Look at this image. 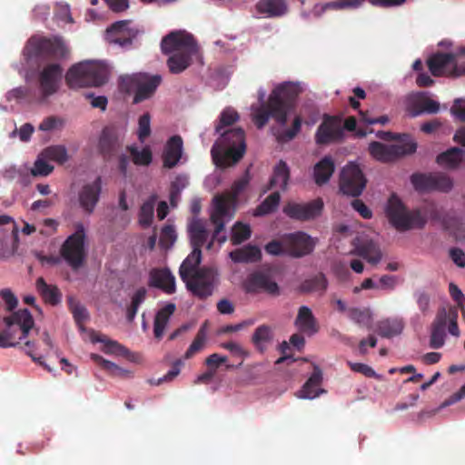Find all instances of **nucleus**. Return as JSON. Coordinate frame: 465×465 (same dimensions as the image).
I'll return each instance as SVG.
<instances>
[{
    "label": "nucleus",
    "instance_id": "0eeeda50",
    "mask_svg": "<svg viewBox=\"0 0 465 465\" xmlns=\"http://www.w3.org/2000/svg\"><path fill=\"white\" fill-rule=\"evenodd\" d=\"M74 228V232L69 235L62 244L60 253L72 269L77 270L85 260L86 233L81 223H75Z\"/></svg>",
    "mask_w": 465,
    "mask_h": 465
},
{
    "label": "nucleus",
    "instance_id": "9b49d317",
    "mask_svg": "<svg viewBox=\"0 0 465 465\" xmlns=\"http://www.w3.org/2000/svg\"><path fill=\"white\" fill-rule=\"evenodd\" d=\"M367 180L360 166L354 163L346 164L340 176V190L343 194L358 197L366 187Z\"/></svg>",
    "mask_w": 465,
    "mask_h": 465
},
{
    "label": "nucleus",
    "instance_id": "c03bdc74",
    "mask_svg": "<svg viewBox=\"0 0 465 465\" xmlns=\"http://www.w3.org/2000/svg\"><path fill=\"white\" fill-rule=\"evenodd\" d=\"M42 155L47 158L48 161L55 162L59 164H64L69 160L67 149L64 145L57 144L51 145L42 151Z\"/></svg>",
    "mask_w": 465,
    "mask_h": 465
},
{
    "label": "nucleus",
    "instance_id": "423d86ee",
    "mask_svg": "<svg viewBox=\"0 0 465 465\" xmlns=\"http://www.w3.org/2000/svg\"><path fill=\"white\" fill-rule=\"evenodd\" d=\"M4 321L7 328L0 331L1 348L15 347L19 344L15 337L16 331H20L18 340L22 341L28 336L30 330L35 325L33 316L27 309L19 310L5 317Z\"/></svg>",
    "mask_w": 465,
    "mask_h": 465
},
{
    "label": "nucleus",
    "instance_id": "6e6552de",
    "mask_svg": "<svg viewBox=\"0 0 465 465\" xmlns=\"http://www.w3.org/2000/svg\"><path fill=\"white\" fill-rule=\"evenodd\" d=\"M400 141L394 144H384L380 142H371L369 145L371 155L378 161L388 163L398 157L411 154L417 149V143L408 134L399 135Z\"/></svg>",
    "mask_w": 465,
    "mask_h": 465
},
{
    "label": "nucleus",
    "instance_id": "473e14b6",
    "mask_svg": "<svg viewBox=\"0 0 465 465\" xmlns=\"http://www.w3.org/2000/svg\"><path fill=\"white\" fill-rule=\"evenodd\" d=\"M290 179V169L287 163L281 160L273 168L272 175L263 193L272 189L275 186H280L282 190H286Z\"/></svg>",
    "mask_w": 465,
    "mask_h": 465
},
{
    "label": "nucleus",
    "instance_id": "9d476101",
    "mask_svg": "<svg viewBox=\"0 0 465 465\" xmlns=\"http://www.w3.org/2000/svg\"><path fill=\"white\" fill-rule=\"evenodd\" d=\"M411 183L419 193L431 191L448 193L453 187L452 180L443 173H415L411 176Z\"/></svg>",
    "mask_w": 465,
    "mask_h": 465
},
{
    "label": "nucleus",
    "instance_id": "3c124183",
    "mask_svg": "<svg viewBox=\"0 0 465 465\" xmlns=\"http://www.w3.org/2000/svg\"><path fill=\"white\" fill-rule=\"evenodd\" d=\"M302 127L301 116H296L293 119L292 127L282 131H277L275 133L276 139L279 143H287L292 141L300 133Z\"/></svg>",
    "mask_w": 465,
    "mask_h": 465
},
{
    "label": "nucleus",
    "instance_id": "20e7f679",
    "mask_svg": "<svg viewBox=\"0 0 465 465\" xmlns=\"http://www.w3.org/2000/svg\"><path fill=\"white\" fill-rule=\"evenodd\" d=\"M110 70L103 62L85 61L76 64L69 68L65 81L70 88H82L87 86L99 87L104 85L109 78Z\"/></svg>",
    "mask_w": 465,
    "mask_h": 465
},
{
    "label": "nucleus",
    "instance_id": "13d9d810",
    "mask_svg": "<svg viewBox=\"0 0 465 465\" xmlns=\"http://www.w3.org/2000/svg\"><path fill=\"white\" fill-rule=\"evenodd\" d=\"M96 341L101 342L104 345V352L106 353H116V354H125L127 349L120 344L116 341L110 340L105 335H100L96 338Z\"/></svg>",
    "mask_w": 465,
    "mask_h": 465
},
{
    "label": "nucleus",
    "instance_id": "7ed1b4c3",
    "mask_svg": "<svg viewBox=\"0 0 465 465\" xmlns=\"http://www.w3.org/2000/svg\"><path fill=\"white\" fill-rule=\"evenodd\" d=\"M162 52L173 54L167 60L169 70L173 74H180L192 63L197 55L199 48L193 36L183 31L171 32L161 42Z\"/></svg>",
    "mask_w": 465,
    "mask_h": 465
},
{
    "label": "nucleus",
    "instance_id": "6e6d98bb",
    "mask_svg": "<svg viewBox=\"0 0 465 465\" xmlns=\"http://www.w3.org/2000/svg\"><path fill=\"white\" fill-rule=\"evenodd\" d=\"M239 114L232 108H225L220 115L219 123L215 126V132L221 133L224 127L231 126L239 120Z\"/></svg>",
    "mask_w": 465,
    "mask_h": 465
},
{
    "label": "nucleus",
    "instance_id": "4c0bfd02",
    "mask_svg": "<svg viewBox=\"0 0 465 465\" xmlns=\"http://www.w3.org/2000/svg\"><path fill=\"white\" fill-rule=\"evenodd\" d=\"M230 257L234 262H253L261 259V250L257 246L246 245L230 252Z\"/></svg>",
    "mask_w": 465,
    "mask_h": 465
},
{
    "label": "nucleus",
    "instance_id": "7c9ffc66",
    "mask_svg": "<svg viewBox=\"0 0 465 465\" xmlns=\"http://www.w3.org/2000/svg\"><path fill=\"white\" fill-rule=\"evenodd\" d=\"M37 50L40 53L55 56L65 57L68 54V49L62 39L54 38H41L37 42Z\"/></svg>",
    "mask_w": 465,
    "mask_h": 465
},
{
    "label": "nucleus",
    "instance_id": "bb28decb",
    "mask_svg": "<svg viewBox=\"0 0 465 465\" xmlns=\"http://www.w3.org/2000/svg\"><path fill=\"white\" fill-rule=\"evenodd\" d=\"M294 323L301 332L305 333L308 336L314 335L320 330L318 322L312 310L304 305L299 308Z\"/></svg>",
    "mask_w": 465,
    "mask_h": 465
},
{
    "label": "nucleus",
    "instance_id": "bf43d9fd",
    "mask_svg": "<svg viewBox=\"0 0 465 465\" xmlns=\"http://www.w3.org/2000/svg\"><path fill=\"white\" fill-rule=\"evenodd\" d=\"M206 339V333L204 331V326H203L197 332L196 337L194 338L192 344L187 349L184 357L185 359L192 358L195 353L200 351L204 344Z\"/></svg>",
    "mask_w": 465,
    "mask_h": 465
},
{
    "label": "nucleus",
    "instance_id": "5701e85b",
    "mask_svg": "<svg viewBox=\"0 0 465 465\" xmlns=\"http://www.w3.org/2000/svg\"><path fill=\"white\" fill-rule=\"evenodd\" d=\"M455 60V54L436 53L429 57L427 65L433 76H450V70Z\"/></svg>",
    "mask_w": 465,
    "mask_h": 465
},
{
    "label": "nucleus",
    "instance_id": "f3484780",
    "mask_svg": "<svg viewBox=\"0 0 465 465\" xmlns=\"http://www.w3.org/2000/svg\"><path fill=\"white\" fill-rule=\"evenodd\" d=\"M63 68L58 64L45 65L39 74V86L41 99L45 100L58 91L62 79Z\"/></svg>",
    "mask_w": 465,
    "mask_h": 465
},
{
    "label": "nucleus",
    "instance_id": "ea45409f",
    "mask_svg": "<svg viewBox=\"0 0 465 465\" xmlns=\"http://www.w3.org/2000/svg\"><path fill=\"white\" fill-rule=\"evenodd\" d=\"M464 152L459 147H452L437 156V163L444 167L455 168L462 161Z\"/></svg>",
    "mask_w": 465,
    "mask_h": 465
},
{
    "label": "nucleus",
    "instance_id": "09e8293b",
    "mask_svg": "<svg viewBox=\"0 0 465 465\" xmlns=\"http://www.w3.org/2000/svg\"><path fill=\"white\" fill-rule=\"evenodd\" d=\"M349 318L356 324L371 329V312L369 309L350 308L348 310Z\"/></svg>",
    "mask_w": 465,
    "mask_h": 465
},
{
    "label": "nucleus",
    "instance_id": "69168bd1",
    "mask_svg": "<svg viewBox=\"0 0 465 465\" xmlns=\"http://www.w3.org/2000/svg\"><path fill=\"white\" fill-rule=\"evenodd\" d=\"M449 292L452 300L457 303V307L460 310H464L465 306V295L461 290L453 282L449 284Z\"/></svg>",
    "mask_w": 465,
    "mask_h": 465
},
{
    "label": "nucleus",
    "instance_id": "8fccbe9b",
    "mask_svg": "<svg viewBox=\"0 0 465 465\" xmlns=\"http://www.w3.org/2000/svg\"><path fill=\"white\" fill-rule=\"evenodd\" d=\"M92 359L104 371H106L110 375L114 377H128L130 372L126 370H124L114 364V362L104 359L102 356L97 354H93Z\"/></svg>",
    "mask_w": 465,
    "mask_h": 465
},
{
    "label": "nucleus",
    "instance_id": "2eb2a0df",
    "mask_svg": "<svg viewBox=\"0 0 465 465\" xmlns=\"http://www.w3.org/2000/svg\"><path fill=\"white\" fill-rule=\"evenodd\" d=\"M229 198L224 195H217L213 198V210L210 219L215 229L211 242L207 244V249L212 248L213 241L223 243L227 239L225 235L220 237V233L223 231L225 219L229 215Z\"/></svg>",
    "mask_w": 465,
    "mask_h": 465
},
{
    "label": "nucleus",
    "instance_id": "f257e3e1",
    "mask_svg": "<svg viewBox=\"0 0 465 465\" xmlns=\"http://www.w3.org/2000/svg\"><path fill=\"white\" fill-rule=\"evenodd\" d=\"M302 92L299 84L283 83L275 87L269 95L268 101L262 104L253 114V122L257 128L262 129L272 118L280 126L287 123L289 112Z\"/></svg>",
    "mask_w": 465,
    "mask_h": 465
},
{
    "label": "nucleus",
    "instance_id": "864d4df0",
    "mask_svg": "<svg viewBox=\"0 0 465 465\" xmlns=\"http://www.w3.org/2000/svg\"><path fill=\"white\" fill-rule=\"evenodd\" d=\"M47 158L42 155V152L35 161L34 166L31 168V174L35 177H45L48 176L54 171V166L47 163Z\"/></svg>",
    "mask_w": 465,
    "mask_h": 465
},
{
    "label": "nucleus",
    "instance_id": "f8f14e48",
    "mask_svg": "<svg viewBox=\"0 0 465 465\" xmlns=\"http://www.w3.org/2000/svg\"><path fill=\"white\" fill-rule=\"evenodd\" d=\"M229 135H236L238 141L242 142V134L241 132H235L234 134H226L224 139L228 140ZM246 152V143H242L238 148L232 147H221L218 144H214L211 150L212 157L219 168H228L236 164L243 157Z\"/></svg>",
    "mask_w": 465,
    "mask_h": 465
},
{
    "label": "nucleus",
    "instance_id": "c85d7f7f",
    "mask_svg": "<svg viewBox=\"0 0 465 465\" xmlns=\"http://www.w3.org/2000/svg\"><path fill=\"white\" fill-rule=\"evenodd\" d=\"M335 171L334 161L331 156L326 155L320 160L313 168V178L317 185L327 183Z\"/></svg>",
    "mask_w": 465,
    "mask_h": 465
},
{
    "label": "nucleus",
    "instance_id": "603ef678",
    "mask_svg": "<svg viewBox=\"0 0 465 465\" xmlns=\"http://www.w3.org/2000/svg\"><path fill=\"white\" fill-rule=\"evenodd\" d=\"M235 132H241L242 134V143H245V133L243 131V129L238 127V128H232V129H229V130H226V131H223V132H221V137L219 139V142H218V144H220L221 147H232V148H238L241 146L242 144V142L241 141H238V139L236 138V135H229L228 136V140H225L224 137L226 134H234ZM217 144V143H215Z\"/></svg>",
    "mask_w": 465,
    "mask_h": 465
},
{
    "label": "nucleus",
    "instance_id": "dca6fc26",
    "mask_svg": "<svg viewBox=\"0 0 465 465\" xmlns=\"http://www.w3.org/2000/svg\"><path fill=\"white\" fill-rule=\"evenodd\" d=\"M286 252L292 257H302L310 254L314 247V240L303 232H296L282 235Z\"/></svg>",
    "mask_w": 465,
    "mask_h": 465
},
{
    "label": "nucleus",
    "instance_id": "a18cd8bd",
    "mask_svg": "<svg viewBox=\"0 0 465 465\" xmlns=\"http://www.w3.org/2000/svg\"><path fill=\"white\" fill-rule=\"evenodd\" d=\"M156 200L157 196L152 195L142 204L139 211V223L143 227H148L152 224Z\"/></svg>",
    "mask_w": 465,
    "mask_h": 465
},
{
    "label": "nucleus",
    "instance_id": "e433bc0d",
    "mask_svg": "<svg viewBox=\"0 0 465 465\" xmlns=\"http://www.w3.org/2000/svg\"><path fill=\"white\" fill-rule=\"evenodd\" d=\"M7 100H15L17 102H24L27 104L43 102V99H41V96L36 90L29 86L14 88L8 92Z\"/></svg>",
    "mask_w": 465,
    "mask_h": 465
},
{
    "label": "nucleus",
    "instance_id": "338daca9",
    "mask_svg": "<svg viewBox=\"0 0 465 465\" xmlns=\"http://www.w3.org/2000/svg\"><path fill=\"white\" fill-rule=\"evenodd\" d=\"M266 252L272 254V255H282L286 252V249L283 244L282 238L281 241L272 240L270 242H268L264 247Z\"/></svg>",
    "mask_w": 465,
    "mask_h": 465
},
{
    "label": "nucleus",
    "instance_id": "72a5a7b5",
    "mask_svg": "<svg viewBox=\"0 0 465 465\" xmlns=\"http://www.w3.org/2000/svg\"><path fill=\"white\" fill-rule=\"evenodd\" d=\"M35 286L46 303L55 306L61 302L62 292L56 285L47 284L45 279L40 277L36 280Z\"/></svg>",
    "mask_w": 465,
    "mask_h": 465
},
{
    "label": "nucleus",
    "instance_id": "58836bf2",
    "mask_svg": "<svg viewBox=\"0 0 465 465\" xmlns=\"http://www.w3.org/2000/svg\"><path fill=\"white\" fill-rule=\"evenodd\" d=\"M256 6L260 14L266 15L268 17L280 16L287 8L285 0H260Z\"/></svg>",
    "mask_w": 465,
    "mask_h": 465
},
{
    "label": "nucleus",
    "instance_id": "b1692460",
    "mask_svg": "<svg viewBox=\"0 0 465 465\" xmlns=\"http://www.w3.org/2000/svg\"><path fill=\"white\" fill-rule=\"evenodd\" d=\"M183 142L180 135H173L168 139L163 153V167L173 168L182 158Z\"/></svg>",
    "mask_w": 465,
    "mask_h": 465
},
{
    "label": "nucleus",
    "instance_id": "de8ad7c7",
    "mask_svg": "<svg viewBox=\"0 0 465 465\" xmlns=\"http://www.w3.org/2000/svg\"><path fill=\"white\" fill-rule=\"evenodd\" d=\"M147 290L140 287L131 297V303L126 310V318L128 322H133L135 318L139 306L145 301Z\"/></svg>",
    "mask_w": 465,
    "mask_h": 465
},
{
    "label": "nucleus",
    "instance_id": "1a4fd4ad",
    "mask_svg": "<svg viewBox=\"0 0 465 465\" xmlns=\"http://www.w3.org/2000/svg\"><path fill=\"white\" fill-rule=\"evenodd\" d=\"M160 75L148 76L138 74L132 76L122 77L120 87L123 91L130 93L134 90V104H139L150 98L161 84Z\"/></svg>",
    "mask_w": 465,
    "mask_h": 465
},
{
    "label": "nucleus",
    "instance_id": "412c9836",
    "mask_svg": "<svg viewBox=\"0 0 465 465\" xmlns=\"http://www.w3.org/2000/svg\"><path fill=\"white\" fill-rule=\"evenodd\" d=\"M244 289L248 293L264 291L269 294L278 295L280 292L278 284L262 272H254L249 275L244 282Z\"/></svg>",
    "mask_w": 465,
    "mask_h": 465
},
{
    "label": "nucleus",
    "instance_id": "774afa93",
    "mask_svg": "<svg viewBox=\"0 0 465 465\" xmlns=\"http://www.w3.org/2000/svg\"><path fill=\"white\" fill-rule=\"evenodd\" d=\"M0 297L4 300L7 311H13L18 304V300L10 289L0 290Z\"/></svg>",
    "mask_w": 465,
    "mask_h": 465
},
{
    "label": "nucleus",
    "instance_id": "a878e982",
    "mask_svg": "<svg viewBox=\"0 0 465 465\" xmlns=\"http://www.w3.org/2000/svg\"><path fill=\"white\" fill-rule=\"evenodd\" d=\"M351 252L362 257L372 264H377L381 259L379 247L373 241L369 239H355L354 249Z\"/></svg>",
    "mask_w": 465,
    "mask_h": 465
},
{
    "label": "nucleus",
    "instance_id": "6ab92c4d",
    "mask_svg": "<svg viewBox=\"0 0 465 465\" xmlns=\"http://www.w3.org/2000/svg\"><path fill=\"white\" fill-rule=\"evenodd\" d=\"M343 136V128L341 120L335 116H325L315 134V142L318 144H328L340 140Z\"/></svg>",
    "mask_w": 465,
    "mask_h": 465
},
{
    "label": "nucleus",
    "instance_id": "f03ea898",
    "mask_svg": "<svg viewBox=\"0 0 465 465\" xmlns=\"http://www.w3.org/2000/svg\"><path fill=\"white\" fill-rule=\"evenodd\" d=\"M202 261V250L193 248L191 253L183 260L179 275L186 289L200 300L212 296L218 282L217 273L211 268H198Z\"/></svg>",
    "mask_w": 465,
    "mask_h": 465
},
{
    "label": "nucleus",
    "instance_id": "c9c22d12",
    "mask_svg": "<svg viewBox=\"0 0 465 465\" xmlns=\"http://www.w3.org/2000/svg\"><path fill=\"white\" fill-rule=\"evenodd\" d=\"M404 323L399 318H388L377 322L375 331L382 338H391L402 332Z\"/></svg>",
    "mask_w": 465,
    "mask_h": 465
},
{
    "label": "nucleus",
    "instance_id": "aec40b11",
    "mask_svg": "<svg viewBox=\"0 0 465 465\" xmlns=\"http://www.w3.org/2000/svg\"><path fill=\"white\" fill-rule=\"evenodd\" d=\"M102 192V178L98 176L94 182L84 184L78 193V201L80 207L85 213H94L95 206L100 199Z\"/></svg>",
    "mask_w": 465,
    "mask_h": 465
},
{
    "label": "nucleus",
    "instance_id": "4d7b16f0",
    "mask_svg": "<svg viewBox=\"0 0 465 465\" xmlns=\"http://www.w3.org/2000/svg\"><path fill=\"white\" fill-rule=\"evenodd\" d=\"M132 155L133 162L136 165H149L153 160L152 151L149 147H144L141 151L136 147H128Z\"/></svg>",
    "mask_w": 465,
    "mask_h": 465
},
{
    "label": "nucleus",
    "instance_id": "052dcab7",
    "mask_svg": "<svg viewBox=\"0 0 465 465\" xmlns=\"http://www.w3.org/2000/svg\"><path fill=\"white\" fill-rule=\"evenodd\" d=\"M177 234L173 225L163 227L160 236V244L163 248L169 249L175 242Z\"/></svg>",
    "mask_w": 465,
    "mask_h": 465
},
{
    "label": "nucleus",
    "instance_id": "39448f33",
    "mask_svg": "<svg viewBox=\"0 0 465 465\" xmlns=\"http://www.w3.org/2000/svg\"><path fill=\"white\" fill-rule=\"evenodd\" d=\"M386 213L391 225L401 232L414 228L421 229L427 223L426 217L420 210L409 211L394 193L389 198Z\"/></svg>",
    "mask_w": 465,
    "mask_h": 465
},
{
    "label": "nucleus",
    "instance_id": "f704fd0d",
    "mask_svg": "<svg viewBox=\"0 0 465 465\" xmlns=\"http://www.w3.org/2000/svg\"><path fill=\"white\" fill-rule=\"evenodd\" d=\"M175 309V304L169 302L156 312L153 322V334L156 339L159 340L163 337L165 327Z\"/></svg>",
    "mask_w": 465,
    "mask_h": 465
},
{
    "label": "nucleus",
    "instance_id": "49530a36",
    "mask_svg": "<svg viewBox=\"0 0 465 465\" xmlns=\"http://www.w3.org/2000/svg\"><path fill=\"white\" fill-rule=\"evenodd\" d=\"M328 282L324 274L319 273L314 277L305 280L301 285V291L303 292H324L327 289Z\"/></svg>",
    "mask_w": 465,
    "mask_h": 465
},
{
    "label": "nucleus",
    "instance_id": "a19ab883",
    "mask_svg": "<svg viewBox=\"0 0 465 465\" xmlns=\"http://www.w3.org/2000/svg\"><path fill=\"white\" fill-rule=\"evenodd\" d=\"M67 303L76 325L81 331H84V324L89 319L86 308L73 296L67 298Z\"/></svg>",
    "mask_w": 465,
    "mask_h": 465
},
{
    "label": "nucleus",
    "instance_id": "ddd939ff",
    "mask_svg": "<svg viewBox=\"0 0 465 465\" xmlns=\"http://www.w3.org/2000/svg\"><path fill=\"white\" fill-rule=\"evenodd\" d=\"M323 201L321 198L308 203L289 202L283 207V213L291 219L305 222L319 217L323 209Z\"/></svg>",
    "mask_w": 465,
    "mask_h": 465
},
{
    "label": "nucleus",
    "instance_id": "5fc2aeb1",
    "mask_svg": "<svg viewBox=\"0 0 465 465\" xmlns=\"http://www.w3.org/2000/svg\"><path fill=\"white\" fill-rule=\"evenodd\" d=\"M251 228L249 225L237 222L232 230L231 242L233 245H238L251 237Z\"/></svg>",
    "mask_w": 465,
    "mask_h": 465
},
{
    "label": "nucleus",
    "instance_id": "680f3d73",
    "mask_svg": "<svg viewBox=\"0 0 465 465\" xmlns=\"http://www.w3.org/2000/svg\"><path fill=\"white\" fill-rule=\"evenodd\" d=\"M151 134V117L148 113L143 114L138 120L137 135L141 143Z\"/></svg>",
    "mask_w": 465,
    "mask_h": 465
},
{
    "label": "nucleus",
    "instance_id": "c756f323",
    "mask_svg": "<svg viewBox=\"0 0 465 465\" xmlns=\"http://www.w3.org/2000/svg\"><path fill=\"white\" fill-rule=\"evenodd\" d=\"M188 232L193 248L202 249L209 237L204 223L197 218H193L189 223Z\"/></svg>",
    "mask_w": 465,
    "mask_h": 465
},
{
    "label": "nucleus",
    "instance_id": "2f4dec72",
    "mask_svg": "<svg viewBox=\"0 0 465 465\" xmlns=\"http://www.w3.org/2000/svg\"><path fill=\"white\" fill-rule=\"evenodd\" d=\"M274 331L272 327L267 324L258 326L252 333V342L258 351L263 353L269 344L272 343Z\"/></svg>",
    "mask_w": 465,
    "mask_h": 465
},
{
    "label": "nucleus",
    "instance_id": "4be33fe9",
    "mask_svg": "<svg viewBox=\"0 0 465 465\" xmlns=\"http://www.w3.org/2000/svg\"><path fill=\"white\" fill-rule=\"evenodd\" d=\"M149 285L158 288L167 294L175 292V278L167 268H155L149 273Z\"/></svg>",
    "mask_w": 465,
    "mask_h": 465
},
{
    "label": "nucleus",
    "instance_id": "79ce46f5",
    "mask_svg": "<svg viewBox=\"0 0 465 465\" xmlns=\"http://www.w3.org/2000/svg\"><path fill=\"white\" fill-rule=\"evenodd\" d=\"M440 110V104L429 97H419L412 103V116H418L423 113L436 114Z\"/></svg>",
    "mask_w": 465,
    "mask_h": 465
},
{
    "label": "nucleus",
    "instance_id": "4468645a",
    "mask_svg": "<svg viewBox=\"0 0 465 465\" xmlns=\"http://www.w3.org/2000/svg\"><path fill=\"white\" fill-rule=\"evenodd\" d=\"M131 22L122 20L114 23L105 32V39L111 45L128 48L137 37L139 30L130 26Z\"/></svg>",
    "mask_w": 465,
    "mask_h": 465
},
{
    "label": "nucleus",
    "instance_id": "393cba45",
    "mask_svg": "<svg viewBox=\"0 0 465 465\" xmlns=\"http://www.w3.org/2000/svg\"><path fill=\"white\" fill-rule=\"evenodd\" d=\"M322 382V371L320 367L314 365L313 371L302 389L297 392V396L302 399L312 400L319 397L325 390L321 389Z\"/></svg>",
    "mask_w": 465,
    "mask_h": 465
},
{
    "label": "nucleus",
    "instance_id": "a211bd4d",
    "mask_svg": "<svg viewBox=\"0 0 465 465\" xmlns=\"http://www.w3.org/2000/svg\"><path fill=\"white\" fill-rule=\"evenodd\" d=\"M122 147L119 129L115 125L105 126L100 134L98 141V152L105 161L111 160L116 155Z\"/></svg>",
    "mask_w": 465,
    "mask_h": 465
},
{
    "label": "nucleus",
    "instance_id": "37998d69",
    "mask_svg": "<svg viewBox=\"0 0 465 465\" xmlns=\"http://www.w3.org/2000/svg\"><path fill=\"white\" fill-rule=\"evenodd\" d=\"M281 195L279 192H274L267 196L255 209V216H263L276 211L279 206Z\"/></svg>",
    "mask_w": 465,
    "mask_h": 465
},
{
    "label": "nucleus",
    "instance_id": "e2e57ef3",
    "mask_svg": "<svg viewBox=\"0 0 465 465\" xmlns=\"http://www.w3.org/2000/svg\"><path fill=\"white\" fill-rule=\"evenodd\" d=\"M185 186L182 177H176L171 184L170 203L173 207H176L180 200L181 191Z\"/></svg>",
    "mask_w": 465,
    "mask_h": 465
},
{
    "label": "nucleus",
    "instance_id": "cd10ccee",
    "mask_svg": "<svg viewBox=\"0 0 465 465\" xmlns=\"http://www.w3.org/2000/svg\"><path fill=\"white\" fill-rule=\"evenodd\" d=\"M447 325V310L441 309L438 312L431 326L430 346L433 349H440L445 342V328Z\"/></svg>",
    "mask_w": 465,
    "mask_h": 465
},
{
    "label": "nucleus",
    "instance_id": "0e129e2a",
    "mask_svg": "<svg viewBox=\"0 0 465 465\" xmlns=\"http://www.w3.org/2000/svg\"><path fill=\"white\" fill-rule=\"evenodd\" d=\"M447 323H449V332L456 337L460 336V329L458 326V309L451 307L447 311Z\"/></svg>",
    "mask_w": 465,
    "mask_h": 465
}]
</instances>
